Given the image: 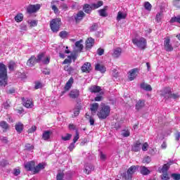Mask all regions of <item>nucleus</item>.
I'll return each mask as SVG.
<instances>
[{"label":"nucleus","mask_w":180,"mask_h":180,"mask_svg":"<svg viewBox=\"0 0 180 180\" xmlns=\"http://www.w3.org/2000/svg\"><path fill=\"white\" fill-rule=\"evenodd\" d=\"M8 85V69L5 64L0 63V86H6Z\"/></svg>","instance_id":"f257e3e1"},{"label":"nucleus","mask_w":180,"mask_h":180,"mask_svg":"<svg viewBox=\"0 0 180 180\" xmlns=\"http://www.w3.org/2000/svg\"><path fill=\"white\" fill-rule=\"evenodd\" d=\"M101 6H103V1H98L97 3H93L91 4H85L83 6V11L85 12V13L89 14L92 12V11L99 8Z\"/></svg>","instance_id":"f03ea898"},{"label":"nucleus","mask_w":180,"mask_h":180,"mask_svg":"<svg viewBox=\"0 0 180 180\" xmlns=\"http://www.w3.org/2000/svg\"><path fill=\"white\" fill-rule=\"evenodd\" d=\"M139 169V165H132L127 171V172L121 174L122 179L131 180L133 179V175L136 174V171Z\"/></svg>","instance_id":"7ed1b4c3"},{"label":"nucleus","mask_w":180,"mask_h":180,"mask_svg":"<svg viewBox=\"0 0 180 180\" xmlns=\"http://www.w3.org/2000/svg\"><path fill=\"white\" fill-rule=\"evenodd\" d=\"M109 115H110V107L106 105H102L97 112V116L101 120L106 119Z\"/></svg>","instance_id":"20e7f679"},{"label":"nucleus","mask_w":180,"mask_h":180,"mask_svg":"<svg viewBox=\"0 0 180 180\" xmlns=\"http://www.w3.org/2000/svg\"><path fill=\"white\" fill-rule=\"evenodd\" d=\"M132 43L136 47L140 49V50H146L147 49V39L144 37H141L139 39L134 38L132 39Z\"/></svg>","instance_id":"39448f33"},{"label":"nucleus","mask_w":180,"mask_h":180,"mask_svg":"<svg viewBox=\"0 0 180 180\" xmlns=\"http://www.w3.org/2000/svg\"><path fill=\"white\" fill-rule=\"evenodd\" d=\"M50 27L53 33H58L61 27V18H55L51 20Z\"/></svg>","instance_id":"423d86ee"},{"label":"nucleus","mask_w":180,"mask_h":180,"mask_svg":"<svg viewBox=\"0 0 180 180\" xmlns=\"http://www.w3.org/2000/svg\"><path fill=\"white\" fill-rule=\"evenodd\" d=\"M23 106L27 108V109H32L34 106V103H33V99L32 98H25V97L21 98Z\"/></svg>","instance_id":"0eeeda50"},{"label":"nucleus","mask_w":180,"mask_h":180,"mask_svg":"<svg viewBox=\"0 0 180 180\" xmlns=\"http://www.w3.org/2000/svg\"><path fill=\"white\" fill-rule=\"evenodd\" d=\"M164 46L165 51H174V46H172V44H171V39L169 37L165 38Z\"/></svg>","instance_id":"6e6552de"},{"label":"nucleus","mask_w":180,"mask_h":180,"mask_svg":"<svg viewBox=\"0 0 180 180\" xmlns=\"http://www.w3.org/2000/svg\"><path fill=\"white\" fill-rule=\"evenodd\" d=\"M40 8H41V5L40 4H30L27 8V13H36L37 11L40 10Z\"/></svg>","instance_id":"1a4fd4ad"},{"label":"nucleus","mask_w":180,"mask_h":180,"mask_svg":"<svg viewBox=\"0 0 180 180\" xmlns=\"http://www.w3.org/2000/svg\"><path fill=\"white\" fill-rule=\"evenodd\" d=\"M172 164H174V160H170L169 162L164 164L159 172H162V174H168V171Z\"/></svg>","instance_id":"9d476101"},{"label":"nucleus","mask_w":180,"mask_h":180,"mask_svg":"<svg viewBox=\"0 0 180 180\" xmlns=\"http://www.w3.org/2000/svg\"><path fill=\"white\" fill-rule=\"evenodd\" d=\"M85 18V13L82 11H79L75 15V23L78 25Z\"/></svg>","instance_id":"9b49d317"},{"label":"nucleus","mask_w":180,"mask_h":180,"mask_svg":"<svg viewBox=\"0 0 180 180\" xmlns=\"http://www.w3.org/2000/svg\"><path fill=\"white\" fill-rule=\"evenodd\" d=\"M171 94V89L169 87H166L161 91L160 96L165 97V99H169Z\"/></svg>","instance_id":"f8f14e48"},{"label":"nucleus","mask_w":180,"mask_h":180,"mask_svg":"<svg viewBox=\"0 0 180 180\" xmlns=\"http://www.w3.org/2000/svg\"><path fill=\"white\" fill-rule=\"evenodd\" d=\"M129 81H134L136 79V77H137V74H139V68H134L129 70Z\"/></svg>","instance_id":"ddd939ff"},{"label":"nucleus","mask_w":180,"mask_h":180,"mask_svg":"<svg viewBox=\"0 0 180 180\" xmlns=\"http://www.w3.org/2000/svg\"><path fill=\"white\" fill-rule=\"evenodd\" d=\"M141 150V142L140 140L136 141L131 148V151H134V153H139Z\"/></svg>","instance_id":"4468645a"},{"label":"nucleus","mask_w":180,"mask_h":180,"mask_svg":"<svg viewBox=\"0 0 180 180\" xmlns=\"http://www.w3.org/2000/svg\"><path fill=\"white\" fill-rule=\"evenodd\" d=\"M91 70H92V65L89 62L84 63V64L81 68L82 72H91Z\"/></svg>","instance_id":"2eb2a0df"},{"label":"nucleus","mask_w":180,"mask_h":180,"mask_svg":"<svg viewBox=\"0 0 180 180\" xmlns=\"http://www.w3.org/2000/svg\"><path fill=\"white\" fill-rule=\"evenodd\" d=\"M95 44V39L92 37H89L86 40V50H91Z\"/></svg>","instance_id":"dca6fc26"},{"label":"nucleus","mask_w":180,"mask_h":180,"mask_svg":"<svg viewBox=\"0 0 180 180\" xmlns=\"http://www.w3.org/2000/svg\"><path fill=\"white\" fill-rule=\"evenodd\" d=\"M26 171H33L34 167H36V162L34 161H30L24 165Z\"/></svg>","instance_id":"f3484780"},{"label":"nucleus","mask_w":180,"mask_h":180,"mask_svg":"<svg viewBox=\"0 0 180 180\" xmlns=\"http://www.w3.org/2000/svg\"><path fill=\"white\" fill-rule=\"evenodd\" d=\"M0 127L2 129L4 133H6L11 129V126L6 121H0Z\"/></svg>","instance_id":"a211bd4d"},{"label":"nucleus","mask_w":180,"mask_h":180,"mask_svg":"<svg viewBox=\"0 0 180 180\" xmlns=\"http://www.w3.org/2000/svg\"><path fill=\"white\" fill-rule=\"evenodd\" d=\"M98 109H99V103H94L91 104L90 111L91 112V115L93 116H94V115H96V112H98Z\"/></svg>","instance_id":"6ab92c4d"},{"label":"nucleus","mask_w":180,"mask_h":180,"mask_svg":"<svg viewBox=\"0 0 180 180\" xmlns=\"http://www.w3.org/2000/svg\"><path fill=\"white\" fill-rule=\"evenodd\" d=\"M94 169H95V167H94L92 164L87 163L85 165L84 172H85L86 175H89V174H91L92 171H94Z\"/></svg>","instance_id":"aec40b11"},{"label":"nucleus","mask_w":180,"mask_h":180,"mask_svg":"<svg viewBox=\"0 0 180 180\" xmlns=\"http://www.w3.org/2000/svg\"><path fill=\"white\" fill-rule=\"evenodd\" d=\"M52 134H53V132L50 130L44 131L42 134V140H44V141H49Z\"/></svg>","instance_id":"412c9836"},{"label":"nucleus","mask_w":180,"mask_h":180,"mask_svg":"<svg viewBox=\"0 0 180 180\" xmlns=\"http://www.w3.org/2000/svg\"><path fill=\"white\" fill-rule=\"evenodd\" d=\"M36 63H37L36 56H32L27 61V65L28 67H34Z\"/></svg>","instance_id":"4be33fe9"},{"label":"nucleus","mask_w":180,"mask_h":180,"mask_svg":"<svg viewBox=\"0 0 180 180\" xmlns=\"http://www.w3.org/2000/svg\"><path fill=\"white\" fill-rule=\"evenodd\" d=\"M89 91L91 92V94H98L102 91V89L99 86L93 85L89 88Z\"/></svg>","instance_id":"5701e85b"},{"label":"nucleus","mask_w":180,"mask_h":180,"mask_svg":"<svg viewBox=\"0 0 180 180\" xmlns=\"http://www.w3.org/2000/svg\"><path fill=\"white\" fill-rule=\"evenodd\" d=\"M144 106H146V101L139 100L136 103L135 108H136V110L139 111V110H141V109H143V108H144Z\"/></svg>","instance_id":"b1692460"},{"label":"nucleus","mask_w":180,"mask_h":180,"mask_svg":"<svg viewBox=\"0 0 180 180\" xmlns=\"http://www.w3.org/2000/svg\"><path fill=\"white\" fill-rule=\"evenodd\" d=\"M24 127H25V126L23 125V124L22 122H17L15 125V129L17 133H18V134H20V133H22V131H23Z\"/></svg>","instance_id":"393cba45"},{"label":"nucleus","mask_w":180,"mask_h":180,"mask_svg":"<svg viewBox=\"0 0 180 180\" xmlns=\"http://www.w3.org/2000/svg\"><path fill=\"white\" fill-rule=\"evenodd\" d=\"M69 96L70 98H72V99H77V98L79 97V90L78 89L72 90Z\"/></svg>","instance_id":"a878e982"},{"label":"nucleus","mask_w":180,"mask_h":180,"mask_svg":"<svg viewBox=\"0 0 180 180\" xmlns=\"http://www.w3.org/2000/svg\"><path fill=\"white\" fill-rule=\"evenodd\" d=\"M121 55H122V48L118 47L114 49L113 53L112 56V57H114V58H119V57H120Z\"/></svg>","instance_id":"bb28decb"},{"label":"nucleus","mask_w":180,"mask_h":180,"mask_svg":"<svg viewBox=\"0 0 180 180\" xmlns=\"http://www.w3.org/2000/svg\"><path fill=\"white\" fill-rule=\"evenodd\" d=\"M41 169H44V165L39 163L38 165L34 167L32 171L34 174H39Z\"/></svg>","instance_id":"cd10ccee"},{"label":"nucleus","mask_w":180,"mask_h":180,"mask_svg":"<svg viewBox=\"0 0 180 180\" xmlns=\"http://www.w3.org/2000/svg\"><path fill=\"white\" fill-rule=\"evenodd\" d=\"M72 84H74V78L70 77L65 85V91H67L69 89H71V86H72Z\"/></svg>","instance_id":"c85d7f7f"},{"label":"nucleus","mask_w":180,"mask_h":180,"mask_svg":"<svg viewBox=\"0 0 180 180\" xmlns=\"http://www.w3.org/2000/svg\"><path fill=\"white\" fill-rule=\"evenodd\" d=\"M95 70L96 71H100V72H102V74L106 72V68H105V66L99 63L96 65Z\"/></svg>","instance_id":"c756f323"},{"label":"nucleus","mask_w":180,"mask_h":180,"mask_svg":"<svg viewBox=\"0 0 180 180\" xmlns=\"http://www.w3.org/2000/svg\"><path fill=\"white\" fill-rule=\"evenodd\" d=\"M141 89H143L144 91H153V88L151 87V85L147 84L144 82L141 84Z\"/></svg>","instance_id":"7c9ffc66"},{"label":"nucleus","mask_w":180,"mask_h":180,"mask_svg":"<svg viewBox=\"0 0 180 180\" xmlns=\"http://www.w3.org/2000/svg\"><path fill=\"white\" fill-rule=\"evenodd\" d=\"M16 63L13 60H10L8 64V68L9 71H15V69L16 68Z\"/></svg>","instance_id":"2f4dec72"},{"label":"nucleus","mask_w":180,"mask_h":180,"mask_svg":"<svg viewBox=\"0 0 180 180\" xmlns=\"http://www.w3.org/2000/svg\"><path fill=\"white\" fill-rule=\"evenodd\" d=\"M127 18V14L122 13V11H119L117 15V20H122V19H125Z\"/></svg>","instance_id":"473e14b6"},{"label":"nucleus","mask_w":180,"mask_h":180,"mask_svg":"<svg viewBox=\"0 0 180 180\" xmlns=\"http://www.w3.org/2000/svg\"><path fill=\"white\" fill-rule=\"evenodd\" d=\"M163 16H164V13H162V11H160V12L156 14L155 21L158 23H160V22H161V20H162Z\"/></svg>","instance_id":"72a5a7b5"},{"label":"nucleus","mask_w":180,"mask_h":180,"mask_svg":"<svg viewBox=\"0 0 180 180\" xmlns=\"http://www.w3.org/2000/svg\"><path fill=\"white\" fill-rule=\"evenodd\" d=\"M106 9H108V6H105L103 8L98 11L100 16H102L103 18H106V16H108V13H106Z\"/></svg>","instance_id":"f704fd0d"},{"label":"nucleus","mask_w":180,"mask_h":180,"mask_svg":"<svg viewBox=\"0 0 180 180\" xmlns=\"http://www.w3.org/2000/svg\"><path fill=\"white\" fill-rule=\"evenodd\" d=\"M150 172V170H148L146 166L142 167L141 169V174H142V175H148Z\"/></svg>","instance_id":"c9c22d12"},{"label":"nucleus","mask_w":180,"mask_h":180,"mask_svg":"<svg viewBox=\"0 0 180 180\" xmlns=\"http://www.w3.org/2000/svg\"><path fill=\"white\" fill-rule=\"evenodd\" d=\"M82 39L77 41L75 42V46L80 51H82V50L84 49V45H82Z\"/></svg>","instance_id":"e433bc0d"},{"label":"nucleus","mask_w":180,"mask_h":180,"mask_svg":"<svg viewBox=\"0 0 180 180\" xmlns=\"http://www.w3.org/2000/svg\"><path fill=\"white\" fill-rule=\"evenodd\" d=\"M15 22H17L18 23H19L20 22H22V20H23V14L22 13H19L17 15L15 16L14 18Z\"/></svg>","instance_id":"4c0bfd02"},{"label":"nucleus","mask_w":180,"mask_h":180,"mask_svg":"<svg viewBox=\"0 0 180 180\" xmlns=\"http://www.w3.org/2000/svg\"><path fill=\"white\" fill-rule=\"evenodd\" d=\"M25 150H26L27 151H32V150H34V146L30 143H27L25 146Z\"/></svg>","instance_id":"58836bf2"},{"label":"nucleus","mask_w":180,"mask_h":180,"mask_svg":"<svg viewBox=\"0 0 180 180\" xmlns=\"http://www.w3.org/2000/svg\"><path fill=\"white\" fill-rule=\"evenodd\" d=\"M121 134L122 137H129L130 136V131L129 129H123Z\"/></svg>","instance_id":"ea45409f"},{"label":"nucleus","mask_w":180,"mask_h":180,"mask_svg":"<svg viewBox=\"0 0 180 180\" xmlns=\"http://www.w3.org/2000/svg\"><path fill=\"white\" fill-rule=\"evenodd\" d=\"M179 93H171L169 99H179Z\"/></svg>","instance_id":"a19ab883"},{"label":"nucleus","mask_w":180,"mask_h":180,"mask_svg":"<svg viewBox=\"0 0 180 180\" xmlns=\"http://www.w3.org/2000/svg\"><path fill=\"white\" fill-rule=\"evenodd\" d=\"M160 179L161 180H169V174H168V173H162L160 175Z\"/></svg>","instance_id":"79ce46f5"},{"label":"nucleus","mask_w":180,"mask_h":180,"mask_svg":"<svg viewBox=\"0 0 180 180\" xmlns=\"http://www.w3.org/2000/svg\"><path fill=\"white\" fill-rule=\"evenodd\" d=\"M144 8L145 9H146V11H151L153 6H151V4H150V2L148 1H146L144 3Z\"/></svg>","instance_id":"37998d69"},{"label":"nucleus","mask_w":180,"mask_h":180,"mask_svg":"<svg viewBox=\"0 0 180 180\" xmlns=\"http://www.w3.org/2000/svg\"><path fill=\"white\" fill-rule=\"evenodd\" d=\"M6 165H9V162H8V160L3 159L0 161V167L5 168Z\"/></svg>","instance_id":"c03bdc74"},{"label":"nucleus","mask_w":180,"mask_h":180,"mask_svg":"<svg viewBox=\"0 0 180 180\" xmlns=\"http://www.w3.org/2000/svg\"><path fill=\"white\" fill-rule=\"evenodd\" d=\"M171 178L173 180H180V174L178 173H172L171 174Z\"/></svg>","instance_id":"a18cd8bd"},{"label":"nucleus","mask_w":180,"mask_h":180,"mask_svg":"<svg viewBox=\"0 0 180 180\" xmlns=\"http://www.w3.org/2000/svg\"><path fill=\"white\" fill-rule=\"evenodd\" d=\"M59 36L61 39H65L68 36V32L67 31H61L59 33Z\"/></svg>","instance_id":"49530a36"},{"label":"nucleus","mask_w":180,"mask_h":180,"mask_svg":"<svg viewBox=\"0 0 180 180\" xmlns=\"http://www.w3.org/2000/svg\"><path fill=\"white\" fill-rule=\"evenodd\" d=\"M71 137H72L71 134H67L65 136H62L61 139L63 141H68V140H71Z\"/></svg>","instance_id":"de8ad7c7"},{"label":"nucleus","mask_w":180,"mask_h":180,"mask_svg":"<svg viewBox=\"0 0 180 180\" xmlns=\"http://www.w3.org/2000/svg\"><path fill=\"white\" fill-rule=\"evenodd\" d=\"M142 162H143V164H150L151 162V158H150V156L145 157Z\"/></svg>","instance_id":"09e8293b"},{"label":"nucleus","mask_w":180,"mask_h":180,"mask_svg":"<svg viewBox=\"0 0 180 180\" xmlns=\"http://www.w3.org/2000/svg\"><path fill=\"white\" fill-rule=\"evenodd\" d=\"M98 30V24L94 23L92 26L90 27V32H95Z\"/></svg>","instance_id":"8fccbe9b"},{"label":"nucleus","mask_w":180,"mask_h":180,"mask_svg":"<svg viewBox=\"0 0 180 180\" xmlns=\"http://www.w3.org/2000/svg\"><path fill=\"white\" fill-rule=\"evenodd\" d=\"M43 87V84L40 82H35L34 89H40Z\"/></svg>","instance_id":"3c124183"},{"label":"nucleus","mask_w":180,"mask_h":180,"mask_svg":"<svg viewBox=\"0 0 180 180\" xmlns=\"http://www.w3.org/2000/svg\"><path fill=\"white\" fill-rule=\"evenodd\" d=\"M36 130H37V127L36 126L33 125L31 128H30L27 130V133H29V134L34 133V131H36Z\"/></svg>","instance_id":"603ef678"},{"label":"nucleus","mask_w":180,"mask_h":180,"mask_svg":"<svg viewBox=\"0 0 180 180\" xmlns=\"http://www.w3.org/2000/svg\"><path fill=\"white\" fill-rule=\"evenodd\" d=\"M64 179V173H58L56 175V180H63Z\"/></svg>","instance_id":"864d4df0"},{"label":"nucleus","mask_w":180,"mask_h":180,"mask_svg":"<svg viewBox=\"0 0 180 180\" xmlns=\"http://www.w3.org/2000/svg\"><path fill=\"white\" fill-rule=\"evenodd\" d=\"M44 57V53H41L38 54L37 58V63H40L41 61V59Z\"/></svg>","instance_id":"5fc2aeb1"},{"label":"nucleus","mask_w":180,"mask_h":180,"mask_svg":"<svg viewBox=\"0 0 180 180\" xmlns=\"http://www.w3.org/2000/svg\"><path fill=\"white\" fill-rule=\"evenodd\" d=\"M79 139V133H78V131H76V135L75 136L74 139H73V143H76L77 141H78Z\"/></svg>","instance_id":"6e6d98bb"},{"label":"nucleus","mask_w":180,"mask_h":180,"mask_svg":"<svg viewBox=\"0 0 180 180\" xmlns=\"http://www.w3.org/2000/svg\"><path fill=\"white\" fill-rule=\"evenodd\" d=\"M31 27H36L37 26V20H33L30 22Z\"/></svg>","instance_id":"4d7b16f0"},{"label":"nucleus","mask_w":180,"mask_h":180,"mask_svg":"<svg viewBox=\"0 0 180 180\" xmlns=\"http://www.w3.org/2000/svg\"><path fill=\"white\" fill-rule=\"evenodd\" d=\"M104 53H105V50L103 49L100 48L97 50L98 56H103Z\"/></svg>","instance_id":"13d9d810"},{"label":"nucleus","mask_w":180,"mask_h":180,"mask_svg":"<svg viewBox=\"0 0 180 180\" xmlns=\"http://www.w3.org/2000/svg\"><path fill=\"white\" fill-rule=\"evenodd\" d=\"M13 175H15V176H18V175H20V169H14Z\"/></svg>","instance_id":"bf43d9fd"},{"label":"nucleus","mask_w":180,"mask_h":180,"mask_svg":"<svg viewBox=\"0 0 180 180\" xmlns=\"http://www.w3.org/2000/svg\"><path fill=\"white\" fill-rule=\"evenodd\" d=\"M1 141H2L4 144H8L9 143V141L8 140V137L3 136L1 138Z\"/></svg>","instance_id":"052dcab7"},{"label":"nucleus","mask_w":180,"mask_h":180,"mask_svg":"<svg viewBox=\"0 0 180 180\" xmlns=\"http://www.w3.org/2000/svg\"><path fill=\"white\" fill-rule=\"evenodd\" d=\"M60 8L63 9V11H68V6L67 4L63 3L60 5Z\"/></svg>","instance_id":"680f3d73"},{"label":"nucleus","mask_w":180,"mask_h":180,"mask_svg":"<svg viewBox=\"0 0 180 180\" xmlns=\"http://www.w3.org/2000/svg\"><path fill=\"white\" fill-rule=\"evenodd\" d=\"M3 105L4 109H9V108H11V103H9L8 101H6L5 103H4Z\"/></svg>","instance_id":"e2e57ef3"},{"label":"nucleus","mask_w":180,"mask_h":180,"mask_svg":"<svg viewBox=\"0 0 180 180\" xmlns=\"http://www.w3.org/2000/svg\"><path fill=\"white\" fill-rule=\"evenodd\" d=\"M147 148H148V143L147 142L144 143L143 145H142V150L143 151H147Z\"/></svg>","instance_id":"0e129e2a"},{"label":"nucleus","mask_w":180,"mask_h":180,"mask_svg":"<svg viewBox=\"0 0 180 180\" xmlns=\"http://www.w3.org/2000/svg\"><path fill=\"white\" fill-rule=\"evenodd\" d=\"M102 99H103L102 96H97L94 98V101H96V102H101Z\"/></svg>","instance_id":"69168bd1"},{"label":"nucleus","mask_w":180,"mask_h":180,"mask_svg":"<svg viewBox=\"0 0 180 180\" xmlns=\"http://www.w3.org/2000/svg\"><path fill=\"white\" fill-rule=\"evenodd\" d=\"M51 9L55 13H58V8H57V6L56 5H52L51 6Z\"/></svg>","instance_id":"338daca9"},{"label":"nucleus","mask_w":180,"mask_h":180,"mask_svg":"<svg viewBox=\"0 0 180 180\" xmlns=\"http://www.w3.org/2000/svg\"><path fill=\"white\" fill-rule=\"evenodd\" d=\"M44 64H49L50 63V56H47L45 60H43Z\"/></svg>","instance_id":"774afa93"}]
</instances>
